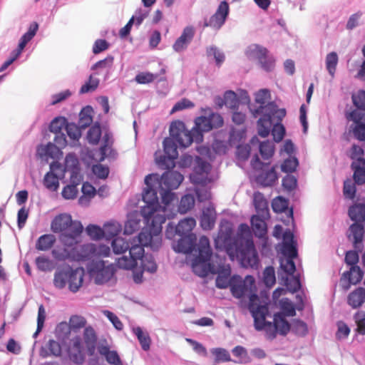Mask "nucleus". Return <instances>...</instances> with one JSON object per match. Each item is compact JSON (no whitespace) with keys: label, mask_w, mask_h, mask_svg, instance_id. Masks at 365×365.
<instances>
[{"label":"nucleus","mask_w":365,"mask_h":365,"mask_svg":"<svg viewBox=\"0 0 365 365\" xmlns=\"http://www.w3.org/2000/svg\"><path fill=\"white\" fill-rule=\"evenodd\" d=\"M158 175H148L145 178L146 187L143 194V200L145 205L141 208V215L143 218L145 228L157 235H160L162 224L166 218L174 217L175 206L168 207L165 204L162 207L158 200V192L155 190L158 184Z\"/></svg>","instance_id":"1"},{"label":"nucleus","mask_w":365,"mask_h":365,"mask_svg":"<svg viewBox=\"0 0 365 365\" xmlns=\"http://www.w3.org/2000/svg\"><path fill=\"white\" fill-rule=\"evenodd\" d=\"M270 92L268 89H260L255 93V103L257 107L252 106L250 110L255 117L262 115L257 121L258 134L265 138L269 135L272 125V118L281 120L286 112L284 109H277V106L271 102Z\"/></svg>","instance_id":"2"},{"label":"nucleus","mask_w":365,"mask_h":365,"mask_svg":"<svg viewBox=\"0 0 365 365\" xmlns=\"http://www.w3.org/2000/svg\"><path fill=\"white\" fill-rule=\"evenodd\" d=\"M51 230L55 233L61 232L59 240L67 247H74L80 242L83 227L81 222L72 220L70 215L63 213L55 217L51 225Z\"/></svg>","instance_id":"3"},{"label":"nucleus","mask_w":365,"mask_h":365,"mask_svg":"<svg viewBox=\"0 0 365 365\" xmlns=\"http://www.w3.org/2000/svg\"><path fill=\"white\" fill-rule=\"evenodd\" d=\"M162 237L144 227L137 237L125 239L123 237L115 238L111 243L113 252L115 254L125 253L128 250V257H130V249L133 246H150L153 250H157L161 246Z\"/></svg>","instance_id":"4"},{"label":"nucleus","mask_w":365,"mask_h":365,"mask_svg":"<svg viewBox=\"0 0 365 365\" xmlns=\"http://www.w3.org/2000/svg\"><path fill=\"white\" fill-rule=\"evenodd\" d=\"M170 138L163 140L164 152L170 158L176 159L178 156V145L181 148L188 147L193 139L184 123L175 121L170 126Z\"/></svg>","instance_id":"5"},{"label":"nucleus","mask_w":365,"mask_h":365,"mask_svg":"<svg viewBox=\"0 0 365 365\" xmlns=\"http://www.w3.org/2000/svg\"><path fill=\"white\" fill-rule=\"evenodd\" d=\"M145 246L134 245L130 249V257L123 255L116 259L117 266L123 269H133L138 265L143 271L154 273L157 270V264L151 255H145Z\"/></svg>","instance_id":"6"},{"label":"nucleus","mask_w":365,"mask_h":365,"mask_svg":"<svg viewBox=\"0 0 365 365\" xmlns=\"http://www.w3.org/2000/svg\"><path fill=\"white\" fill-rule=\"evenodd\" d=\"M211 255L209 239L202 236L198 243V255L195 257L190 255L187 257L191 263L193 272L197 275L204 277L210 273L215 274L216 267L210 262Z\"/></svg>","instance_id":"7"},{"label":"nucleus","mask_w":365,"mask_h":365,"mask_svg":"<svg viewBox=\"0 0 365 365\" xmlns=\"http://www.w3.org/2000/svg\"><path fill=\"white\" fill-rule=\"evenodd\" d=\"M250 312L254 318L255 329L257 331L264 330L267 339H274L278 331L274 323L265 320L266 316L269 313V309L267 304H261L258 296L253 295L251 297Z\"/></svg>","instance_id":"8"},{"label":"nucleus","mask_w":365,"mask_h":365,"mask_svg":"<svg viewBox=\"0 0 365 365\" xmlns=\"http://www.w3.org/2000/svg\"><path fill=\"white\" fill-rule=\"evenodd\" d=\"M183 179L184 177L182 174L173 170L166 171L160 178L158 177L156 184L160 188L159 193L162 202L168 207L174 206L173 202L175 200V195L171 190L178 188Z\"/></svg>","instance_id":"9"},{"label":"nucleus","mask_w":365,"mask_h":365,"mask_svg":"<svg viewBox=\"0 0 365 365\" xmlns=\"http://www.w3.org/2000/svg\"><path fill=\"white\" fill-rule=\"evenodd\" d=\"M282 238L281 252L286 257L280 260V267L287 274L292 275L296 269L293 259L297 255V243L293 233L289 230L283 233Z\"/></svg>","instance_id":"10"},{"label":"nucleus","mask_w":365,"mask_h":365,"mask_svg":"<svg viewBox=\"0 0 365 365\" xmlns=\"http://www.w3.org/2000/svg\"><path fill=\"white\" fill-rule=\"evenodd\" d=\"M88 272L96 284L107 283L114 275L115 267L104 260H92L87 266Z\"/></svg>","instance_id":"11"},{"label":"nucleus","mask_w":365,"mask_h":365,"mask_svg":"<svg viewBox=\"0 0 365 365\" xmlns=\"http://www.w3.org/2000/svg\"><path fill=\"white\" fill-rule=\"evenodd\" d=\"M255 279L248 275L244 279L240 276L235 275L232 277L230 290L232 295L237 299L247 296L250 299L248 309L251 304V297L257 296L255 292Z\"/></svg>","instance_id":"12"},{"label":"nucleus","mask_w":365,"mask_h":365,"mask_svg":"<svg viewBox=\"0 0 365 365\" xmlns=\"http://www.w3.org/2000/svg\"><path fill=\"white\" fill-rule=\"evenodd\" d=\"M244 246H236L235 252L229 249L227 252L231 258L236 257L244 267H257L259 262L257 252L253 242H249Z\"/></svg>","instance_id":"13"},{"label":"nucleus","mask_w":365,"mask_h":365,"mask_svg":"<svg viewBox=\"0 0 365 365\" xmlns=\"http://www.w3.org/2000/svg\"><path fill=\"white\" fill-rule=\"evenodd\" d=\"M267 50L257 44H252L247 47L245 54L251 60H257L261 67L267 71H271L274 66V60L268 56Z\"/></svg>","instance_id":"14"},{"label":"nucleus","mask_w":365,"mask_h":365,"mask_svg":"<svg viewBox=\"0 0 365 365\" xmlns=\"http://www.w3.org/2000/svg\"><path fill=\"white\" fill-rule=\"evenodd\" d=\"M211 165L210 163L197 158V164L195 166L193 173L190 175V180L195 185H207L211 181L209 178V172Z\"/></svg>","instance_id":"15"},{"label":"nucleus","mask_w":365,"mask_h":365,"mask_svg":"<svg viewBox=\"0 0 365 365\" xmlns=\"http://www.w3.org/2000/svg\"><path fill=\"white\" fill-rule=\"evenodd\" d=\"M347 118L354 122L351 129L354 138L365 141V111H352L349 113Z\"/></svg>","instance_id":"16"},{"label":"nucleus","mask_w":365,"mask_h":365,"mask_svg":"<svg viewBox=\"0 0 365 365\" xmlns=\"http://www.w3.org/2000/svg\"><path fill=\"white\" fill-rule=\"evenodd\" d=\"M51 171L48 173L43 179V184L50 190L56 191L59 186L58 180L63 175V167L58 162H53L50 165Z\"/></svg>","instance_id":"17"},{"label":"nucleus","mask_w":365,"mask_h":365,"mask_svg":"<svg viewBox=\"0 0 365 365\" xmlns=\"http://www.w3.org/2000/svg\"><path fill=\"white\" fill-rule=\"evenodd\" d=\"M229 14V5L227 1H222L215 14H213L209 21L205 22V26H210L215 29H220L225 24Z\"/></svg>","instance_id":"18"},{"label":"nucleus","mask_w":365,"mask_h":365,"mask_svg":"<svg viewBox=\"0 0 365 365\" xmlns=\"http://www.w3.org/2000/svg\"><path fill=\"white\" fill-rule=\"evenodd\" d=\"M364 234V224L354 222L349 227L347 237L353 242L354 247L357 252H361L364 249L362 242Z\"/></svg>","instance_id":"19"},{"label":"nucleus","mask_w":365,"mask_h":365,"mask_svg":"<svg viewBox=\"0 0 365 365\" xmlns=\"http://www.w3.org/2000/svg\"><path fill=\"white\" fill-rule=\"evenodd\" d=\"M211 128L210 121L208 117L200 116L195 120V127L191 131L189 130L193 141L200 143L202 141V132H208Z\"/></svg>","instance_id":"20"},{"label":"nucleus","mask_w":365,"mask_h":365,"mask_svg":"<svg viewBox=\"0 0 365 365\" xmlns=\"http://www.w3.org/2000/svg\"><path fill=\"white\" fill-rule=\"evenodd\" d=\"M364 275L359 266H351L349 271L344 272L341 278L340 284L343 289H348L351 284H355L359 282Z\"/></svg>","instance_id":"21"},{"label":"nucleus","mask_w":365,"mask_h":365,"mask_svg":"<svg viewBox=\"0 0 365 365\" xmlns=\"http://www.w3.org/2000/svg\"><path fill=\"white\" fill-rule=\"evenodd\" d=\"M195 34V31L192 27L187 26L183 29V31L180 36L177 38L173 48L175 51L180 53L185 51L190 43L191 42Z\"/></svg>","instance_id":"22"},{"label":"nucleus","mask_w":365,"mask_h":365,"mask_svg":"<svg viewBox=\"0 0 365 365\" xmlns=\"http://www.w3.org/2000/svg\"><path fill=\"white\" fill-rule=\"evenodd\" d=\"M69 283L68 289L72 292H77L81 287L84 277V269L82 267H78L75 269L68 267Z\"/></svg>","instance_id":"23"},{"label":"nucleus","mask_w":365,"mask_h":365,"mask_svg":"<svg viewBox=\"0 0 365 365\" xmlns=\"http://www.w3.org/2000/svg\"><path fill=\"white\" fill-rule=\"evenodd\" d=\"M173 245V249L176 252L190 254L195 245L196 236L194 234L183 235Z\"/></svg>","instance_id":"24"},{"label":"nucleus","mask_w":365,"mask_h":365,"mask_svg":"<svg viewBox=\"0 0 365 365\" xmlns=\"http://www.w3.org/2000/svg\"><path fill=\"white\" fill-rule=\"evenodd\" d=\"M215 273H217L216 278V287L217 288L225 289L228 287H231V268L229 264L219 266L216 268Z\"/></svg>","instance_id":"25"},{"label":"nucleus","mask_w":365,"mask_h":365,"mask_svg":"<svg viewBox=\"0 0 365 365\" xmlns=\"http://www.w3.org/2000/svg\"><path fill=\"white\" fill-rule=\"evenodd\" d=\"M216 212L212 205L209 204L203 208L200 217V226L204 230H210L214 227L215 223Z\"/></svg>","instance_id":"26"},{"label":"nucleus","mask_w":365,"mask_h":365,"mask_svg":"<svg viewBox=\"0 0 365 365\" xmlns=\"http://www.w3.org/2000/svg\"><path fill=\"white\" fill-rule=\"evenodd\" d=\"M84 251L92 257H106L110 253L108 246L100 243H90L85 246Z\"/></svg>","instance_id":"27"},{"label":"nucleus","mask_w":365,"mask_h":365,"mask_svg":"<svg viewBox=\"0 0 365 365\" xmlns=\"http://www.w3.org/2000/svg\"><path fill=\"white\" fill-rule=\"evenodd\" d=\"M141 217H143L141 212L134 211L128 214L124 227L125 235H132L134 232L139 230Z\"/></svg>","instance_id":"28"},{"label":"nucleus","mask_w":365,"mask_h":365,"mask_svg":"<svg viewBox=\"0 0 365 365\" xmlns=\"http://www.w3.org/2000/svg\"><path fill=\"white\" fill-rule=\"evenodd\" d=\"M264 218L262 215H254L251 218V225L252 230L256 237L263 238L267 235V224Z\"/></svg>","instance_id":"29"},{"label":"nucleus","mask_w":365,"mask_h":365,"mask_svg":"<svg viewBox=\"0 0 365 365\" xmlns=\"http://www.w3.org/2000/svg\"><path fill=\"white\" fill-rule=\"evenodd\" d=\"M347 302L354 309L360 307L365 302V289L359 287L351 292L347 297Z\"/></svg>","instance_id":"30"},{"label":"nucleus","mask_w":365,"mask_h":365,"mask_svg":"<svg viewBox=\"0 0 365 365\" xmlns=\"http://www.w3.org/2000/svg\"><path fill=\"white\" fill-rule=\"evenodd\" d=\"M249 242H253L250 228L247 224H241L237 233V246H244Z\"/></svg>","instance_id":"31"},{"label":"nucleus","mask_w":365,"mask_h":365,"mask_svg":"<svg viewBox=\"0 0 365 365\" xmlns=\"http://www.w3.org/2000/svg\"><path fill=\"white\" fill-rule=\"evenodd\" d=\"M61 354V346L58 342L50 339L40 350L41 356L46 358L49 356H59Z\"/></svg>","instance_id":"32"},{"label":"nucleus","mask_w":365,"mask_h":365,"mask_svg":"<svg viewBox=\"0 0 365 365\" xmlns=\"http://www.w3.org/2000/svg\"><path fill=\"white\" fill-rule=\"evenodd\" d=\"M69 283L68 267L58 269L53 277V284L58 289H63Z\"/></svg>","instance_id":"33"},{"label":"nucleus","mask_w":365,"mask_h":365,"mask_svg":"<svg viewBox=\"0 0 365 365\" xmlns=\"http://www.w3.org/2000/svg\"><path fill=\"white\" fill-rule=\"evenodd\" d=\"M196 225V221L192 217H187L179 222L175 227V232L180 236L191 235L190 232Z\"/></svg>","instance_id":"34"},{"label":"nucleus","mask_w":365,"mask_h":365,"mask_svg":"<svg viewBox=\"0 0 365 365\" xmlns=\"http://www.w3.org/2000/svg\"><path fill=\"white\" fill-rule=\"evenodd\" d=\"M351 168L354 170L355 183L362 185L365 182V160L353 161Z\"/></svg>","instance_id":"35"},{"label":"nucleus","mask_w":365,"mask_h":365,"mask_svg":"<svg viewBox=\"0 0 365 365\" xmlns=\"http://www.w3.org/2000/svg\"><path fill=\"white\" fill-rule=\"evenodd\" d=\"M349 215L351 220L356 223L364 224L365 222V205L356 204L349 210Z\"/></svg>","instance_id":"36"},{"label":"nucleus","mask_w":365,"mask_h":365,"mask_svg":"<svg viewBox=\"0 0 365 365\" xmlns=\"http://www.w3.org/2000/svg\"><path fill=\"white\" fill-rule=\"evenodd\" d=\"M56 241V237L52 234H45L38 237L36 242V249L39 251H48Z\"/></svg>","instance_id":"37"},{"label":"nucleus","mask_w":365,"mask_h":365,"mask_svg":"<svg viewBox=\"0 0 365 365\" xmlns=\"http://www.w3.org/2000/svg\"><path fill=\"white\" fill-rule=\"evenodd\" d=\"M253 202L258 213H259L263 217L268 216L269 210L267 207V202L262 193L258 192L254 193Z\"/></svg>","instance_id":"38"},{"label":"nucleus","mask_w":365,"mask_h":365,"mask_svg":"<svg viewBox=\"0 0 365 365\" xmlns=\"http://www.w3.org/2000/svg\"><path fill=\"white\" fill-rule=\"evenodd\" d=\"M133 333L137 336L142 349L144 351L150 349L151 339L147 331H144L140 327L132 328Z\"/></svg>","instance_id":"39"},{"label":"nucleus","mask_w":365,"mask_h":365,"mask_svg":"<svg viewBox=\"0 0 365 365\" xmlns=\"http://www.w3.org/2000/svg\"><path fill=\"white\" fill-rule=\"evenodd\" d=\"M273 319L278 333L282 335H286L290 329V325L285 319V317L282 313H276L274 315Z\"/></svg>","instance_id":"40"},{"label":"nucleus","mask_w":365,"mask_h":365,"mask_svg":"<svg viewBox=\"0 0 365 365\" xmlns=\"http://www.w3.org/2000/svg\"><path fill=\"white\" fill-rule=\"evenodd\" d=\"M78 171H79L78 160L76 155L69 153L65 158V165L63 169V174L65 172H71L72 173V178H73L74 174H76Z\"/></svg>","instance_id":"41"},{"label":"nucleus","mask_w":365,"mask_h":365,"mask_svg":"<svg viewBox=\"0 0 365 365\" xmlns=\"http://www.w3.org/2000/svg\"><path fill=\"white\" fill-rule=\"evenodd\" d=\"M258 181L264 186L272 185L277 180V175L274 168L263 171L257 178Z\"/></svg>","instance_id":"42"},{"label":"nucleus","mask_w":365,"mask_h":365,"mask_svg":"<svg viewBox=\"0 0 365 365\" xmlns=\"http://www.w3.org/2000/svg\"><path fill=\"white\" fill-rule=\"evenodd\" d=\"M38 150L41 155H45L53 159L58 158L61 153L58 147L52 143H48L46 145L41 146Z\"/></svg>","instance_id":"43"},{"label":"nucleus","mask_w":365,"mask_h":365,"mask_svg":"<svg viewBox=\"0 0 365 365\" xmlns=\"http://www.w3.org/2000/svg\"><path fill=\"white\" fill-rule=\"evenodd\" d=\"M339 57L336 52L329 53L325 59L326 68L329 75L333 78L334 76L336 66L338 64Z\"/></svg>","instance_id":"44"},{"label":"nucleus","mask_w":365,"mask_h":365,"mask_svg":"<svg viewBox=\"0 0 365 365\" xmlns=\"http://www.w3.org/2000/svg\"><path fill=\"white\" fill-rule=\"evenodd\" d=\"M103 235L106 239L116 236L121 231V225L117 222H110L103 225Z\"/></svg>","instance_id":"45"},{"label":"nucleus","mask_w":365,"mask_h":365,"mask_svg":"<svg viewBox=\"0 0 365 365\" xmlns=\"http://www.w3.org/2000/svg\"><path fill=\"white\" fill-rule=\"evenodd\" d=\"M259 150L262 158L268 160L272 157L274 153V143L270 140H264L260 143Z\"/></svg>","instance_id":"46"},{"label":"nucleus","mask_w":365,"mask_h":365,"mask_svg":"<svg viewBox=\"0 0 365 365\" xmlns=\"http://www.w3.org/2000/svg\"><path fill=\"white\" fill-rule=\"evenodd\" d=\"M35 262L37 268L42 272H51L55 267L53 260L45 256L36 257Z\"/></svg>","instance_id":"47"},{"label":"nucleus","mask_w":365,"mask_h":365,"mask_svg":"<svg viewBox=\"0 0 365 365\" xmlns=\"http://www.w3.org/2000/svg\"><path fill=\"white\" fill-rule=\"evenodd\" d=\"M156 164L163 169H168L174 166V158H170L168 155H162L160 152L155 153Z\"/></svg>","instance_id":"48"},{"label":"nucleus","mask_w":365,"mask_h":365,"mask_svg":"<svg viewBox=\"0 0 365 365\" xmlns=\"http://www.w3.org/2000/svg\"><path fill=\"white\" fill-rule=\"evenodd\" d=\"M233 355L238 357V361H235L239 364H248L251 362V358L248 355L247 349L242 346H237L232 350Z\"/></svg>","instance_id":"49"},{"label":"nucleus","mask_w":365,"mask_h":365,"mask_svg":"<svg viewBox=\"0 0 365 365\" xmlns=\"http://www.w3.org/2000/svg\"><path fill=\"white\" fill-rule=\"evenodd\" d=\"M232 235V229L230 223L226 222L225 225H222L220 232L218 233V236L215 240L216 245H218L219 242H222L224 244L227 243V241L230 238Z\"/></svg>","instance_id":"50"},{"label":"nucleus","mask_w":365,"mask_h":365,"mask_svg":"<svg viewBox=\"0 0 365 365\" xmlns=\"http://www.w3.org/2000/svg\"><path fill=\"white\" fill-rule=\"evenodd\" d=\"M210 352L215 356V361L217 363L227 362L232 360L230 353L225 349L212 348L210 349Z\"/></svg>","instance_id":"51"},{"label":"nucleus","mask_w":365,"mask_h":365,"mask_svg":"<svg viewBox=\"0 0 365 365\" xmlns=\"http://www.w3.org/2000/svg\"><path fill=\"white\" fill-rule=\"evenodd\" d=\"M82 192L84 196L79 198V203L82 205H86L88 202V197L91 198L96 194V189L88 182H84L82 186Z\"/></svg>","instance_id":"52"},{"label":"nucleus","mask_w":365,"mask_h":365,"mask_svg":"<svg viewBox=\"0 0 365 365\" xmlns=\"http://www.w3.org/2000/svg\"><path fill=\"white\" fill-rule=\"evenodd\" d=\"M69 247L65 245L64 247H56L51 252L52 256L58 261H65L71 257Z\"/></svg>","instance_id":"53"},{"label":"nucleus","mask_w":365,"mask_h":365,"mask_svg":"<svg viewBox=\"0 0 365 365\" xmlns=\"http://www.w3.org/2000/svg\"><path fill=\"white\" fill-rule=\"evenodd\" d=\"M207 54L208 57H213L217 66H220L225 61L224 53L216 46H212L207 48Z\"/></svg>","instance_id":"54"},{"label":"nucleus","mask_w":365,"mask_h":365,"mask_svg":"<svg viewBox=\"0 0 365 365\" xmlns=\"http://www.w3.org/2000/svg\"><path fill=\"white\" fill-rule=\"evenodd\" d=\"M71 329V326L67 322H61L55 330L56 337L61 341L67 339L70 335Z\"/></svg>","instance_id":"55"},{"label":"nucleus","mask_w":365,"mask_h":365,"mask_svg":"<svg viewBox=\"0 0 365 365\" xmlns=\"http://www.w3.org/2000/svg\"><path fill=\"white\" fill-rule=\"evenodd\" d=\"M195 204V198L192 195H185L181 198L178 211L180 213H186L188 210H190Z\"/></svg>","instance_id":"56"},{"label":"nucleus","mask_w":365,"mask_h":365,"mask_svg":"<svg viewBox=\"0 0 365 365\" xmlns=\"http://www.w3.org/2000/svg\"><path fill=\"white\" fill-rule=\"evenodd\" d=\"M279 307L282 310L280 313L284 317H293L296 314V311L293 304L288 299H282L279 301Z\"/></svg>","instance_id":"57"},{"label":"nucleus","mask_w":365,"mask_h":365,"mask_svg":"<svg viewBox=\"0 0 365 365\" xmlns=\"http://www.w3.org/2000/svg\"><path fill=\"white\" fill-rule=\"evenodd\" d=\"M352 100L356 107L354 111L365 112V91H361L353 95Z\"/></svg>","instance_id":"58"},{"label":"nucleus","mask_w":365,"mask_h":365,"mask_svg":"<svg viewBox=\"0 0 365 365\" xmlns=\"http://www.w3.org/2000/svg\"><path fill=\"white\" fill-rule=\"evenodd\" d=\"M224 103L227 107L235 109L239 105L236 93L232 91H226L224 94Z\"/></svg>","instance_id":"59"},{"label":"nucleus","mask_w":365,"mask_h":365,"mask_svg":"<svg viewBox=\"0 0 365 365\" xmlns=\"http://www.w3.org/2000/svg\"><path fill=\"white\" fill-rule=\"evenodd\" d=\"M158 77V74L150 72H140L135 76V81L139 84L152 83Z\"/></svg>","instance_id":"60"},{"label":"nucleus","mask_w":365,"mask_h":365,"mask_svg":"<svg viewBox=\"0 0 365 365\" xmlns=\"http://www.w3.org/2000/svg\"><path fill=\"white\" fill-rule=\"evenodd\" d=\"M101 135V128L98 125L92 126L88 131L87 139L91 144L96 145L98 143Z\"/></svg>","instance_id":"61"},{"label":"nucleus","mask_w":365,"mask_h":365,"mask_svg":"<svg viewBox=\"0 0 365 365\" xmlns=\"http://www.w3.org/2000/svg\"><path fill=\"white\" fill-rule=\"evenodd\" d=\"M99 84V79L91 75L88 81L81 86L80 89L81 93H86L95 91Z\"/></svg>","instance_id":"62"},{"label":"nucleus","mask_w":365,"mask_h":365,"mask_svg":"<svg viewBox=\"0 0 365 365\" xmlns=\"http://www.w3.org/2000/svg\"><path fill=\"white\" fill-rule=\"evenodd\" d=\"M263 282L267 287H272L276 282L274 269L267 267L263 272Z\"/></svg>","instance_id":"63"},{"label":"nucleus","mask_w":365,"mask_h":365,"mask_svg":"<svg viewBox=\"0 0 365 365\" xmlns=\"http://www.w3.org/2000/svg\"><path fill=\"white\" fill-rule=\"evenodd\" d=\"M344 195L346 198L354 199L356 193L355 183L350 179H348L344 182L343 188Z\"/></svg>","instance_id":"64"}]
</instances>
